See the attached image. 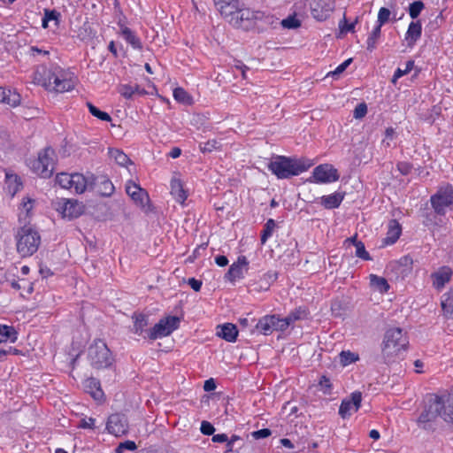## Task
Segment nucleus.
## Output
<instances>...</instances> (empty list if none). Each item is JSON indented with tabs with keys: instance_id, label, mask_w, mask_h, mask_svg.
<instances>
[{
	"instance_id": "nucleus-1",
	"label": "nucleus",
	"mask_w": 453,
	"mask_h": 453,
	"mask_svg": "<svg viewBox=\"0 0 453 453\" xmlns=\"http://www.w3.org/2000/svg\"><path fill=\"white\" fill-rule=\"evenodd\" d=\"M35 83L48 91L64 93L74 88L76 79L71 72L58 66H39L34 73Z\"/></svg>"
},
{
	"instance_id": "nucleus-2",
	"label": "nucleus",
	"mask_w": 453,
	"mask_h": 453,
	"mask_svg": "<svg viewBox=\"0 0 453 453\" xmlns=\"http://www.w3.org/2000/svg\"><path fill=\"white\" fill-rule=\"evenodd\" d=\"M409 341L406 334L399 327L386 331L382 343L381 354L384 361L389 363L402 351L407 349Z\"/></svg>"
},
{
	"instance_id": "nucleus-3",
	"label": "nucleus",
	"mask_w": 453,
	"mask_h": 453,
	"mask_svg": "<svg viewBox=\"0 0 453 453\" xmlns=\"http://www.w3.org/2000/svg\"><path fill=\"white\" fill-rule=\"evenodd\" d=\"M311 165H305L300 160L285 156L274 157L268 165V169L278 179H288L306 171Z\"/></svg>"
},
{
	"instance_id": "nucleus-4",
	"label": "nucleus",
	"mask_w": 453,
	"mask_h": 453,
	"mask_svg": "<svg viewBox=\"0 0 453 453\" xmlns=\"http://www.w3.org/2000/svg\"><path fill=\"white\" fill-rule=\"evenodd\" d=\"M16 250L22 257L35 254L41 244V235L31 226H24L15 234Z\"/></svg>"
},
{
	"instance_id": "nucleus-5",
	"label": "nucleus",
	"mask_w": 453,
	"mask_h": 453,
	"mask_svg": "<svg viewBox=\"0 0 453 453\" xmlns=\"http://www.w3.org/2000/svg\"><path fill=\"white\" fill-rule=\"evenodd\" d=\"M93 174L60 173L56 177V182L62 188L76 194H82L95 184Z\"/></svg>"
},
{
	"instance_id": "nucleus-6",
	"label": "nucleus",
	"mask_w": 453,
	"mask_h": 453,
	"mask_svg": "<svg viewBox=\"0 0 453 453\" xmlns=\"http://www.w3.org/2000/svg\"><path fill=\"white\" fill-rule=\"evenodd\" d=\"M56 164L55 150L47 147L38 153V157L31 159L28 165L31 170L42 178H49L52 175Z\"/></svg>"
},
{
	"instance_id": "nucleus-7",
	"label": "nucleus",
	"mask_w": 453,
	"mask_h": 453,
	"mask_svg": "<svg viewBox=\"0 0 453 453\" xmlns=\"http://www.w3.org/2000/svg\"><path fill=\"white\" fill-rule=\"evenodd\" d=\"M90 365L96 369L106 368L111 364V355L107 345L102 340H96L88 351Z\"/></svg>"
},
{
	"instance_id": "nucleus-8",
	"label": "nucleus",
	"mask_w": 453,
	"mask_h": 453,
	"mask_svg": "<svg viewBox=\"0 0 453 453\" xmlns=\"http://www.w3.org/2000/svg\"><path fill=\"white\" fill-rule=\"evenodd\" d=\"M435 395L431 396L425 406V409L418 418V425L423 429H431L435 419L440 417L441 412L438 407Z\"/></svg>"
},
{
	"instance_id": "nucleus-9",
	"label": "nucleus",
	"mask_w": 453,
	"mask_h": 453,
	"mask_svg": "<svg viewBox=\"0 0 453 453\" xmlns=\"http://www.w3.org/2000/svg\"><path fill=\"white\" fill-rule=\"evenodd\" d=\"M263 13L249 8H239L234 16L229 19V23L239 28L249 29L254 25V21L261 19Z\"/></svg>"
},
{
	"instance_id": "nucleus-10",
	"label": "nucleus",
	"mask_w": 453,
	"mask_h": 453,
	"mask_svg": "<svg viewBox=\"0 0 453 453\" xmlns=\"http://www.w3.org/2000/svg\"><path fill=\"white\" fill-rule=\"evenodd\" d=\"M180 319L176 316H168L157 323L149 333L151 340L165 337L179 327Z\"/></svg>"
},
{
	"instance_id": "nucleus-11",
	"label": "nucleus",
	"mask_w": 453,
	"mask_h": 453,
	"mask_svg": "<svg viewBox=\"0 0 453 453\" xmlns=\"http://www.w3.org/2000/svg\"><path fill=\"white\" fill-rule=\"evenodd\" d=\"M431 203L436 213L444 214L446 209L453 205V188L451 186L441 188L431 196Z\"/></svg>"
},
{
	"instance_id": "nucleus-12",
	"label": "nucleus",
	"mask_w": 453,
	"mask_h": 453,
	"mask_svg": "<svg viewBox=\"0 0 453 453\" xmlns=\"http://www.w3.org/2000/svg\"><path fill=\"white\" fill-rule=\"evenodd\" d=\"M257 328L265 335H270L274 331H285L288 328V322L277 315H266L258 320Z\"/></svg>"
},
{
	"instance_id": "nucleus-13",
	"label": "nucleus",
	"mask_w": 453,
	"mask_h": 453,
	"mask_svg": "<svg viewBox=\"0 0 453 453\" xmlns=\"http://www.w3.org/2000/svg\"><path fill=\"white\" fill-rule=\"evenodd\" d=\"M339 180L337 170L329 164H323L313 169L312 175L308 179L310 182L331 183Z\"/></svg>"
},
{
	"instance_id": "nucleus-14",
	"label": "nucleus",
	"mask_w": 453,
	"mask_h": 453,
	"mask_svg": "<svg viewBox=\"0 0 453 453\" xmlns=\"http://www.w3.org/2000/svg\"><path fill=\"white\" fill-rule=\"evenodd\" d=\"M106 429L109 434L119 437L127 434L128 421L125 415L114 413L109 416L106 422Z\"/></svg>"
},
{
	"instance_id": "nucleus-15",
	"label": "nucleus",
	"mask_w": 453,
	"mask_h": 453,
	"mask_svg": "<svg viewBox=\"0 0 453 453\" xmlns=\"http://www.w3.org/2000/svg\"><path fill=\"white\" fill-rule=\"evenodd\" d=\"M362 402V393L360 391H354L350 394L349 398L342 401L339 408V415L342 418H349L353 413L357 412Z\"/></svg>"
},
{
	"instance_id": "nucleus-16",
	"label": "nucleus",
	"mask_w": 453,
	"mask_h": 453,
	"mask_svg": "<svg viewBox=\"0 0 453 453\" xmlns=\"http://www.w3.org/2000/svg\"><path fill=\"white\" fill-rule=\"evenodd\" d=\"M57 211L69 219L78 218L83 212V205L76 200L62 199L58 203Z\"/></svg>"
},
{
	"instance_id": "nucleus-17",
	"label": "nucleus",
	"mask_w": 453,
	"mask_h": 453,
	"mask_svg": "<svg viewBox=\"0 0 453 453\" xmlns=\"http://www.w3.org/2000/svg\"><path fill=\"white\" fill-rule=\"evenodd\" d=\"M435 396L439 405L441 418L445 422L453 426V393H444Z\"/></svg>"
},
{
	"instance_id": "nucleus-18",
	"label": "nucleus",
	"mask_w": 453,
	"mask_h": 453,
	"mask_svg": "<svg viewBox=\"0 0 453 453\" xmlns=\"http://www.w3.org/2000/svg\"><path fill=\"white\" fill-rule=\"evenodd\" d=\"M334 9V0H313L311 12L314 19L322 21L327 19Z\"/></svg>"
},
{
	"instance_id": "nucleus-19",
	"label": "nucleus",
	"mask_w": 453,
	"mask_h": 453,
	"mask_svg": "<svg viewBox=\"0 0 453 453\" xmlns=\"http://www.w3.org/2000/svg\"><path fill=\"white\" fill-rule=\"evenodd\" d=\"M126 192L131 199L141 207H145L149 202V195L147 191L133 180H128L127 182Z\"/></svg>"
},
{
	"instance_id": "nucleus-20",
	"label": "nucleus",
	"mask_w": 453,
	"mask_h": 453,
	"mask_svg": "<svg viewBox=\"0 0 453 453\" xmlns=\"http://www.w3.org/2000/svg\"><path fill=\"white\" fill-rule=\"evenodd\" d=\"M248 265L249 262L246 257L241 256L236 262L231 265L225 277L232 282L240 280L243 278L244 273L248 270Z\"/></svg>"
},
{
	"instance_id": "nucleus-21",
	"label": "nucleus",
	"mask_w": 453,
	"mask_h": 453,
	"mask_svg": "<svg viewBox=\"0 0 453 453\" xmlns=\"http://www.w3.org/2000/svg\"><path fill=\"white\" fill-rule=\"evenodd\" d=\"M452 271L448 266H442L432 273L433 286L436 289H441L450 280Z\"/></svg>"
},
{
	"instance_id": "nucleus-22",
	"label": "nucleus",
	"mask_w": 453,
	"mask_h": 453,
	"mask_svg": "<svg viewBox=\"0 0 453 453\" xmlns=\"http://www.w3.org/2000/svg\"><path fill=\"white\" fill-rule=\"evenodd\" d=\"M216 334L229 342H234L238 336V330L235 325L226 323L217 326Z\"/></svg>"
},
{
	"instance_id": "nucleus-23",
	"label": "nucleus",
	"mask_w": 453,
	"mask_h": 453,
	"mask_svg": "<svg viewBox=\"0 0 453 453\" xmlns=\"http://www.w3.org/2000/svg\"><path fill=\"white\" fill-rule=\"evenodd\" d=\"M421 34L422 26L420 21L418 20L411 22L405 34V41L407 42L408 46L412 47L421 37Z\"/></svg>"
},
{
	"instance_id": "nucleus-24",
	"label": "nucleus",
	"mask_w": 453,
	"mask_h": 453,
	"mask_svg": "<svg viewBox=\"0 0 453 453\" xmlns=\"http://www.w3.org/2000/svg\"><path fill=\"white\" fill-rule=\"evenodd\" d=\"M215 5L224 19L229 22V19L234 16L240 8L239 2L226 4L224 0H215Z\"/></svg>"
},
{
	"instance_id": "nucleus-25",
	"label": "nucleus",
	"mask_w": 453,
	"mask_h": 453,
	"mask_svg": "<svg viewBox=\"0 0 453 453\" xmlns=\"http://www.w3.org/2000/svg\"><path fill=\"white\" fill-rule=\"evenodd\" d=\"M120 27V35L126 40L127 43H129L133 49L141 50L142 49V43L140 38L127 27L123 25H119Z\"/></svg>"
},
{
	"instance_id": "nucleus-26",
	"label": "nucleus",
	"mask_w": 453,
	"mask_h": 453,
	"mask_svg": "<svg viewBox=\"0 0 453 453\" xmlns=\"http://www.w3.org/2000/svg\"><path fill=\"white\" fill-rule=\"evenodd\" d=\"M402 227L395 219H391L388 223V229L384 242L386 244L395 243L400 237Z\"/></svg>"
},
{
	"instance_id": "nucleus-27",
	"label": "nucleus",
	"mask_w": 453,
	"mask_h": 453,
	"mask_svg": "<svg viewBox=\"0 0 453 453\" xmlns=\"http://www.w3.org/2000/svg\"><path fill=\"white\" fill-rule=\"evenodd\" d=\"M344 196L342 193H334L328 196H323L320 197V203L326 209L338 208L342 203Z\"/></svg>"
},
{
	"instance_id": "nucleus-28",
	"label": "nucleus",
	"mask_w": 453,
	"mask_h": 453,
	"mask_svg": "<svg viewBox=\"0 0 453 453\" xmlns=\"http://www.w3.org/2000/svg\"><path fill=\"white\" fill-rule=\"evenodd\" d=\"M0 102L15 107L20 103L19 94L0 87Z\"/></svg>"
},
{
	"instance_id": "nucleus-29",
	"label": "nucleus",
	"mask_w": 453,
	"mask_h": 453,
	"mask_svg": "<svg viewBox=\"0 0 453 453\" xmlns=\"http://www.w3.org/2000/svg\"><path fill=\"white\" fill-rule=\"evenodd\" d=\"M441 305L443 315L447 319H453V288L442 296Z\"/></svg>"
},
{
	"instance_id": "nucleus-30",
	"label": "nucleus",
	"mask_w": 453,
	"mask_h": 453,
	"mask_svg": "<svg viewBox=\"0 0 453 453\" xmlns=\"http://www.w3.org/2000/svg\"><path fill=\"white\" fill-rule=\"evenodd\" d=\"M118 91L126 99H131L135 95H145V90L138 85L122 84L118 88Z\"/></svg>"
},
{
	"instance_id": "nucleus-31",
	"label": "nucleus",
	"mask_w": 453,
	"mask_h": 453,
	"mask_svg": "<svg viewBox=\"0 0 453 453\" xmlns=\"http://www.w3.org/2000/svg\"><path fill=\"white\" fill-rule=\"evenodd\" d=\"M171 194L174 199L183 204L187 199L186 191L183 189L181 181L180 180L173 179L171 181Z\"/></svg>"
},
{
	"instance_id": "nucleus-32",
	"label": "nucleus",
	"mask_w": 453,
	"mask_h": 453,
	"mask_svg": "<svg viewBox=\"0 0 453 453\" xmlns=\"http://www.w3.org/2000/svg\"><path fill=\"white\" fill-rule=\"evenodd\" d=\"M369 280L371 287L381 294L387 293L390 288L388 280L383 277H380L376 274H370Z\"/></svg>"
},
{
	"instance_id": "nucleus-33",
	"label": "nucleus",
	"mask_w": 453,
	"mask_h": 453,
	"mask_svg": "<svg viewBox=\"0 0 453 453\" xmlns=\"http://www.w3.org/2000/svg\"><path fill=\"white\" fill-rule=\"evenodd\" d=\"M84 387L94 399L99 400L103 397L104 393L100 388V383L96 379L90 378L86 380Z\"/></svg>"
},
{
	"instance_id": "nucleus-34",
	"label": "nucleus",
	"mask_w": 453,
	"mask_h": 453,
	"mask_svg": "<svg viewBox=\"0 0 453 453\" xmlns=\"http://www.w3.org/2000/svg\"><path fill=\"white\" fill-rule=\"evenodd\" d=\"M5 183L6 190L12 196H15L22 187L19 178L15 174H6Z\"/></svg>"
},
{
	"instance_id": "nucleus-35",
	"label": "nucleus",
	"mask_w": 453,
	"mask_h": 453,
	"mask_svg": "<svg viewBox=\"0 0 453 453\" xmlns=\"http://www.w3.org/2000/svg\"><path fill=\"white\" fill-rule=\"evenodd\" d=\"M109 156L120 166H127L132 161L122 150L119 149H109Z\"/></svg>"
},
{
	"instance_id": "nucleus-36",
	"label": "nucleus",
	"mask_w": 453,
	"mask_h": 453,
	"mask_svg": "<svg viewBox=\"0 0 453 453\" xmlns=\"http://www.w3.org/2000/svg\"><path fill=\"white\" fill-rule=\"evenodd\" d=\"M17 340V332L13 326L0 325V342H15Z\"/></svg>"
},
{
	"instance_id": "nucleus-37",
	"label": "nucleus",
	"mask_w": 453,
	"mask_h": 453,
	"mask_svg": "<svg viewBox=\"0 0 453 453\" xmlns=\"http://www.w3.org/2000/svg\"><path fill=\"white\" fill-rule=\"evenodd\" d=\"M95 35L90 23L86 20L77 30V36L81 41H88Z\"/></svg>"
},
{
	"instance_id": "nucleus-38",
	"label": "nucleus",
	"mask_w": 453,
	"mask_h": 453,
	"mask_svg": "<svg viewBox=\"0 0 453 453\" xmlns=\"http://www.w3.org/2000/svg\"><path fill=\"white\" fill-rule=\"evenodd\" d=\"M340 364L342 366H347L350 364L356 363L359 360V356L350 350H342L339 354Z\"/></svg>"
},
{
	"instance_id": "nucleus-39",
	"label": "nucleus",
	"mask_w": 453,
	"mask_h": 453,
	"mask_svg": "<svg viewBox=\"0 0 453 453\" xmlns=\"http://www.w3.org/2000/svg\"><path fill=\"white\" fill-rule=\"evenodd\" d=\"M173 97L174 99L184 104H192L193 99L191 96L182 88H176L173 90Z\"/></svg>"
},
{
	"instance_id": "nucleus-40",
	"label": "nucleus",
	"mask_w": 453,
	"mask_h": 453,
	"mask_svg": "<svg viewBox=\"0 0 453 453\" xmlns=\"http://www.w3.org/2000/svg\"><path fill=\"white\" fill-rule=\"evenodd\" d=\"M281 26L288 29H296L301 27L302 21L299 16L294 13L280 21Z\"/></svg>"
},
{
	"instance_id": "nucleus-41",
	"label": "nucleus",
	"mask_w": 453,
	"mask_h": 453,
	"mask_svg": "<svg viewBox=\"0 0 453 453\" xmlns=\"http://www.w3.org/2000/svg\"><path fill=\"white\" fill-rule=\"evenodd\" d=\"M114 190L115 188L109 179L105 177L101 179L99 182L98 191L101 193L102 196H110L113 194Z\"/></svg>"
},
{
	"instance_id": "nucleus-42",
	"label": "nucleus",
	"mask_w": 453,
	"mask_h": 453,
	"mask_svg": "<svg viewBox=\"0 0 453 453\" xmlns=\"http://www.w3.org/2000/svg\"><path fill=\"white\" fill-rule=\"evenodd\" d=\"M381 27L382 26H380V24L377 23V26L373 28L368 36L366 41L368 50H372L376 47L377 42L380 36Z\"/></svg>"
},
{
	"instance_id": "nucleus-43",
	"label": "nucleus",
	"mask_w": 453,
	"mask_h": 453,
	"mask_svg": "<svg viewBox=\"0 0 453 453\" xmlns=\"http://www.w3.org/2000/svg\"><path fill=\"white\" fill-rule=\"evenodd\" d=\"M276 227V223L275 221L273 219H269L265 226H264V229L262 231V234H261V243L262 244H265L266 242V241L268 240V238H270L274 231Z\"/></svg>"
},
{
	"instance_id": "nucleus-44",
	"label": "nucleus",
	"mask_w": 453,
	"mask_h": 453,
	"mask_svg": "<svg viewBox=\"0 0 453 453\" xmlns=\"http://www.w3.org/2000/svg\"><path fill=\"white\" fill-rule=\"evenodd\" d=\"M134 319V333L135 334L141 335L144 330V327L148 325V319L142 314L135 315Z\"/></svg>"
},
{
	"instance_id": "nucleus-45",
	"label": "nucleus",
	"mask_w": 453,
	"mask_h": 453,
	"mask_svg": "<svg viewBox=\"0 0 453 453\" xmlns=\"http://www.w3.org/2000/svg\"><path fill=\"white\" fill-rule=\"evenodd\" d=\"M292 13L303 18L307 12V0H297L292 6Z\"/></svg>"
},
{
	"instance_id": "nucleus-46",
	"label": "nucleus",
	"mask_w": 453,
	"mask_h": 453,
	"mask_svg": "<svg viewBox=\"0 0 453 453\" xmlns=\"http://www.w3.org/2000/svg\"><path fill=\"white\" fill-rule=\"evenodd\" d=\"M87 106L88 108L89 112L94 117H96V118H97V119H99L101 120L107 121V122L111 120V116L107 112L100 111L98 108H96L91 103H89V102L87 103Z\"/></svg>"
},
{
	"instance_id": "nucleus-47",
	"label": "nucleus",
	"mask_w": 453,
	"mask_h": 453,
	"mask_svg": "<svg viewBox=\"0 0 453 453\" xmlns=\"http://www.w3.org/2000/svg\"><path fill=\"white\" fill-rule=\"evenodd\" d=\"M306 316L305 311L301 308L295 310L290 312L286 318H283L288 322V327L296 320L304 319Z\"/></svg>"
},
{
	"instance_id": "nucleus-48",
	"label": "nucleus",
	"mask_w": 453,
	"mask_h": 453,
	"mask_svg": "<svg viewBox=\"0 0 453 453\" xmlns=\"http://www.w3.org/2000/svg\"><path fill=\"white\" fill-rule=\"evenodd\" d=\"M424 3L420 0L414 1L409 5V14L411 19H416L418 17L422 10L424 9Z\"/></svg>"
},
{
	"instance_id": "nucleus-49",
	"label": "nucleus",
	"mask_w": 453,
	"mask_h": 453,
	"mask_svg": "<svg viewBox=\"0 0 453 453\" xmlns=\"http://www.w3.org/2000/svg\"><path fill=\"white\" fill-rule=\"evenodd\" d=\"M413 65H414V62L413 61H408L406 63V66L404 69H401V68H397L393 75V78H392V82L393 83H396L397 80L401 77H403V75L409 73L412 68H413Z\"/></svg>"
},
{
	"instance_id": "nucleus-50",
	"label": "nucleus",
	"mask_w": 453,
	"mask_h": 453,
	"mask_svg": "<svg viewBox=\"0 0 453 453\" xmlns=\"http://www.w3.org/2000/svg\"><path fill=\"white\" fill-rule=\"evenodd\" d=\"M318 387L325 395H330L332 392V383L330 379L325 375L320 377Z\"/></svg>"
},
{
	"instance_id": "nucleus-51",
	"label": "nucleus",
	"mask_w": 453,
	"mask_h": 453,
	"mask_svg": "<svg viewBox=\"0 0 453 453\" xmlns=\"http://www.w3.org/2000/svg\"><path fill=\"white\" fill-rule=\"evenodd\" d=\"M355 247H356V252H355L356 257H357L363 260H365V261L372 259L370 254L365 250V244L362 242H357Z\"/></svg>"
},
{
	"instance_id": "nucleus-52",
	"label": "nucleus",
	"mask_w": 453,
	"mask_h": 453,
	"mask_svg": "<svg viewBox=\"0 0 453 453\" xmlns=\"http://www.w3.org/2000/svg\"><path fill=\"white\" fill-rule=\"evenodd\" d=\"M199 148L203 153L211 152L219 149V142L215 139L210 140L204 143H201Z\"/></svg>"
},
{
	"instance_id": "nucleus-53",
	"label": "nucleus",
	"mask_w": 453,
	"mask_h": 453,
	"mask_svg": "<svg viewBox=\"0 0 453 453\" xmlns=\"http://www.w3.org/2000/svg\"><path fill=\"white\" fill-rule=\"evenodd\" d=\"M390 15L391 12L389 9L381 7L378 12L377 23L380 24V26H383L389 20Z\"/></svg>"
},
{
	"instance_id": "nucleus-54",
	"label": "nucleus",
	"mask_w": 453,
	"mask_h": 453,
	"mask_svg": "<svg viewBox=\"0 0 453 453\" xmlns=\"http://www.w3.org/2000/svg\"><path fill=\"white\" fill-rule=\"evenodd\" d=\"M137 449V446L133 441H126L124 442H120L117 448L115 449V453H123L125 450L134 451Z\"/></svg>"
},
{
	"instance_id": "nucleus-55",
	"label": "nucleus",
	"mask_w": 453,
	"mask_h": 453,
	"mask_svg": "<svg viewBox=\"0 0 453 453\" xmlns=\"http://www.w3.org/2000/svg\"><path fill=\"white\" fill-rule=\"evenodd\" d=\"M96 419L93 418H84L81 419L78 427L83 429H95Z\"/></svg>"
},
{
	"instance_id": "nucleus-56",
	"label": "nucleus",
	"mask_w": 453,
	"mask_h": 453,
	"mask_svg": "<svg viewBox=\"0 0 453 453\" xmlns=\"http://www.w3.org/2000/svg\"><path fill=\"white\" fill-rule=\"evenodd\" d=\"M35 201L30 198H24L22 203H20V210L26 213V216L29 215V212L32 211L34 207Z\"/></svg>"
},
{
	"instance_id": "nucleus-57",
	"label": "nucleus",
	"mask_w": 453,
	"mask_h": 453,
	"mask_svg": "<svg viewBox=\"0 0 453 453\" xmlns=\"http://www.w3.org/2000/svg\"><path fill=\"white\" fill-rule=\"evenodd\" d=\"M367 113V106L365 104L362 103L356 106L353 116L355 119H362Z\"/></svg>"
},
{
	"instance_id": "nucleus-58",
	"label": "nucleus",
	"mask_w": 453,
	"mask_h": 453,
	"mask_svg": "<svg viewBox=\"0 0 453 453\" xmlns=\"http://www.w3.org/2000/svg\"><path fill=\"white\" fill-rule=\"evenodd\" d=\"M352 58H348L344 62H342L341 65H339L334 71L328 73L327 75H338L342 73H343L346 68L351 64Z\"/></svg>"
},
{
	"instance_id": "nucleus-59",
	"label": "nucleus",
	"mask_w": 453,
	"mask_h": 453,
	"mask_svg": "<svg viewBox=\"0 0 453 453\" xmlns=\"http://www.w3.org/2000/svg\"><path fill=\"white\" fill-rule=\"evenodd\" d=\"M200 430L205 435H211L215 432L214 426L208 421H202Z\"/></svg>"
},
{
	"instance_id": "nucleus-60",
	"label": "nucleus",
	"mask_w": 453,
	"mask_h": 453,
	"mask_svg": "<svg viewBox=\"0 0 453 453\" xmlns=\"http://www.w3.org/2000/svg\"><path fill=\"white\" fill-rule=\"evenodd\" d=\"M397 169L403 175H408L411 172L412 165L407 162H399Z\"/></svg>"
},
{
	"instance_id": "nucleus-61",
	"label": "nucleus",
	"mask_w": 453,
	"mask_h": 453,
	"mask_svg": "<svg viewBox=\"0 0 453 453\" xmlns=\"http://www.w3.org/2000/svg\"><path fill=\"white\" fill-rule=\"evenodd\" d=\"M271 434L272 433L268 428H263V429L253 432L252 436L255 439H262V438H266V437L270 436Z\"/></svg>"
},
{
	"instance_id": "nucleus-62",
	"label": "nucleus",
	"mask_w": 453,
	"mask_h": 453,
	"mask_svg": "<svg viewBox=\"0 0 453 453\" xmlns=\"http://www.w3.org/2000/svg\"><path fill=\"white\" fill-rule=\"evenodd\" d=\"M59 17V13L55 11V10H52V11H50V10H44V18L50 21V20H58Z\"/></svg>"
},
{
	"instance_id": "nucleus-63",
	"label": "nucleus",
	"mask_w": 453,
	"mask_h": 453,
	"mask_svg": "<svg viewBox=\"0 0 453 453\" xmlns=\"http://www.w3.org/2000/svg\"><path fill=\"white\" fill-rule=\"evenodd\" d=\"M188 285L191 287L192 289L195 291H199L202 288V281L199 280H196L195 278H190L188 280Z\"/></svg>"
},
{
	"instance_id": "nucleus-64",
	"label": "nucleus",
	"mask_w": 453,
	"mask_h": 453,
	"mask_svg": "<svg viewBox=\"0 0 453 453\" xmlns=\"http://www.w3.org/2000/svg\"><path fill=\"white\" fill-rule=\"evenodd\" d=\"M339 27L342 32H353L355 25H354V23L347 25L346 19L344 18L342 22H340Z\"/></svg>"
}]
</instances>
